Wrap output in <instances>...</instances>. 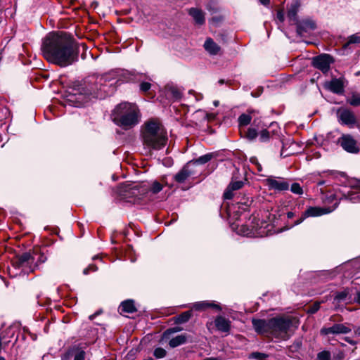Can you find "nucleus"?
<instances>
[{
  "label": "nucleus",
  "mask_w": 360,
  "mask_h": 360,
  "mask_svg": "<svg viewBox=\"0 0 360 360\" xmlns=\"http://www.w3.org/2000/svg\"><path fill=\"white\" fill-rule=\"evenodd\" d=\"M35 259V256H32L30 252H24L13 258L11 263L13 267L16 269H21L22 273L28 274L35 271V267L33 266Z\"/></svg>",
  "instance_id": "obj_6"
},
{
  "label": "nucleus",
  "mask_w": 360,
  "mask_h": 360,
  "mask_svg": "<svg viewBox=\"0 0 360 360\" xmlns=\"http://www.w3.org/2000/svg\"><path fill=\"white\" fill-rule=\"evenodd\" d=\"M100 314H101V311H98L94 313V314L90 315L89 319L90 320H93L96 316L99 315Z\"/></svg>",
  "instance_id": "obj_50"
},
{
  "label": "nucleus",
  "mask_w": 360,
  "mask_h": 360,
  "mask_svg": "<svg viewBox=\"0 0 360 360\" xmlns=\"http://www.w3.org/2000/svg\"><path fill=\"white\" fill-rule=\"evenodd\" d=\"M243 184V181L231 182L224 193V198L226 200L231 199L233 197V191L240 189Z\"/></svg>",
  "instance_id": "obj_22"
},
{
  "label": "nucleus",
  "mask_w": 360,
  "mask_h": 360,
  "mask_svg": "<svg viewBox=\"0 0 360 360\" xmlns=\"http://www.w3.org/2000/svg\"><path fill=\"white\" fill-rule=\"evenodd\" d=\"M267 354L261 352H253L251 354V357L255 359L263 360L267 357Z\"/></svg>",
  "instance_id": "obj_41"
},
{
  "label": "nucleus",
  "mask_w": 360,
  "mask_h": 360,
  "mask_svg": "<svg viewBox=\"0 0 360 360\" xmlns=\"http://www.w3.org/2000/svg\"><path fill=\"white\" fill-rule=\"evenodd\" d=\"M338 116L343 124L353 125L356 123L354 114L347 109H340L338 111Z\"/></svg>",
  "instance_id": "obj_14"
},
{
  "label": "nucleus",
  "mask_w": 360,
  "mask_h": 360,
  "mask_svg": "<svg viewBox=\"0 0 360 360\" xmlns=\"http://www.w3.org/2000/svg\"><path fill=\"white\" fill-rule=\"evenodd\" d=\"M292 325L290 317H275L270 319V333L271 336L285 340L288 338V330Z\"/></svg>",
  "instance_id": "obj_5"
},
{
  "label": "nucleus",
  "mask_w": 360,
  "mask_h": 360,
  "mask_svg": "<svg viewBox=\"0 0 360 360\" xmlns=\"http://www.w3.org/2000/svg\"><path fill=\"white\" fill-rule=\"evenodd\" d=\"M41 51L49 62L66 67L78 59V46L70 34L64 32H51L44 39Z\"/></svg>",
  "instance_id": "obj_1"
},
{
  "label": "nucleus",
  "mask_w": 360,
  "mask_h": 360,
  "mask_svg": "<svg viewBox=\"0 0 360 360\" xmlns=\"http://www.w3.org/2000/svg\"><path fill=\"white\" fill-rule=\"evenodd\" d=\"M138 107L133 103H122L113 112V121L125 130L133 128L139 122Z\"/></svg>",
  "instance_id": "obj_4"
},
{
  "label": "nucleus",
  "mask_w": 360,
  "mask_h": 360,
  "mask_svg": "<svg viewBox=\"0 0 360 360\" xmlns=\"http://www.w3.org/2000/svg\"><path fill=\"white\" fill-rule=\"evenodd\" d=\"M252 326L257 333L269 335L270 333V319L263 320L252 319Z\"/></svg>",
  "instance_id": "obj_13"
},
{
  "label": "nucleus",
  "mask_w": 360,
  "mask_h": 360,
  "mask_svg": "<svg viewBox=\"0 0 360 360\" xmlns=\"http://www.w3.org/2000/svg\"><path fill=\"white\" fill-rule=\"evenodd\" d=\"M85 359V352L82 350H79L75 354L74 360H84Z\"/></svg>",
  "instance_id": "obj_44"
},
{
  "label": "nucleus",
  "mask_w": 360,
  "mask_h": 360,
  "mask_svg": "<svg viewBox=\"0 0 360 360\" xmlns=\"http://www.w3.org/2000/svg\"><path fill=\"white\" fill-rule=\"evenodd\" d=\"M259 1L264 5H266L269 3V0H259Z\"/></svg>",
  "instance_id": "obj_53"
},
{
  "label": "nucleus",
  "mask_w": 360,
  "mask_h": 360,
  "mask_svg": "<svg viewBox=\"0 0 360 360\" xmlns=\"http://www.w3.org/2000/svg\"><path fill=\"white\" fill-rule=\"evenodd\" d=\"M278 18L281 21H283V15H282L281 13H278Z\"/></svg>",
  "instance_id": "obj_55"
},
{
  "label": "nucleus",
  "mask_w": 360,
  "mask_h": 360,
  "mask_svg": "<svg viewBox=\"0 0 360 360\" xmlns=\"http://www.w3.org/2000/svg\"><path fill=\"white\" fill-rule=\"evenodd\" d=\"M120 309L127 313H134L137 311L134 302L131 300L124 301L121 303Z\"/></svg>",
  "instance_id": "obj_25"
},
{
  "label": "nucleus",
  "mask_w": 360,
  "mask_h": 360,
  "mask_svg": "<svg viewBox=\"0 0 360 360\" xmlns=\"http://www.w3.org/2000/svg\"><path fill=\"white\" fill-rule=\"evenodd\" d=\"M213 103L215 107H217L219 105V102L218 101H214Z\"/></svg>",
  "instance_id": "obj_58"
},
{
  "label": "nucleus",
  "mask_w": 360,
  "mask_h": 360,
  "mask_svg": "<svg viewBox=\"0 0 360 360\" xmlns=\"http://www.w3.org/2000/svg\"><path fill=\"white\" fill-rule=\"evenodd\" d=\"M167 352L165 349L162 347H158L154 350L153 355L157 359H161L166 356Z\"/></svg>",
  "instance_id": "obj_36"
},
{
  "label": "nucleus",
  "mask_w": 360,
  "mask_h": 360,
  "mask_svg": "<svg viewBox=\"0 0 360 360\" xmlns=\"http://www.w3.org/2000/svg\"><path fill=\"white\" fill-rule=\"evenodd\" d=\"M358 186L360 187V181L358 184Z\"/></svg>",
  "instance_id": "obj_64"
},
{
  "label": "nucleus",
  "mask_w": 360,
  "mask_h": 360,
  "mask_svg": "<svg viewBox=\"0 0 360 360\" xmlns=\"http://www.w3.org/2000/svg\"><path fill=\"white\" fill-rule=\"evenodd\" d=\"M348 103L353 106L360 105V96L358 94H353L352 97L348 99Z\"/></svg>",
  "instance_id": "obj_35"
},
{
  "label": "nucleus",
  "mask_w": 360,
  "mask_h": 360,
  "mask_svg": "<svg viewBox=\"0 0 360 360\" xmlns=\"http://www.w3.org/2000/svg\"><path fill=\"white\" fill-rule=\"evenodd\" d=\"M141 139L145 150L149 153L163 148L168 140L167 133L161 122L157 118L146 121L141 127Z\"/></svg>",
  "instance_id": "obj_2"
},
{
  "label": "nucleus",
  "mask_w": 360,
  "mask_h": 360,
  "mask_svg": "<svg viewBox=\"0 0 360 360\" xmlns=\"http://www.w3.org/2000/svg\"><path fill=\"white\" fill-rule=\"evenodd\" d=\"M271 137V133L267 129L262 130L259 133V141L261 142H267Z\"/></svg>",
  "instance_id": "obj_34"
},
{
  "label": "nucleus",
  "mask_w": 360,
  "mask_h": 360,
  "mask_svg": "<svg viewBox=\"0 0 360 360\" xmlns=\"http://www.w3.org/2000/svg\"><path fill=\"white\" fill-rule=\"evenodd\" d=\"M290 191L297 195H301L303 193V190L298 183H293L290 186Z\"/></svg>",
  "instance_id": "obj_37"
},
{
  "label": "nucleus",
  "mask_w": 360,
  "mask_h": 360,
  "mask_svg": "<svg viewBox=\"0 0 360 360\" xmlns=\"http://www.w3.org/2000/svg\"><path fill=\"white\" fill-rule=\"evenodd\" d=\"M325 184V181H320L317 183V185L318 186H322Z\"/></svg>",
  "instance_id": "obj_57"
},
{
  "label": "nucleus",
  "mask_w": 360,
  "mask_h": 360,
  "mask_svg": "<svg viewBox=\"0 0 360 360\" xmlns=\"http://www.w3.org/2000/svg\"><path fill=\"white\" fill-rule=\"evenodd\" d=\"M187 337L186 335H179L170 340L169 345L171 347L174 348L186 342Z\"/></svg>",
  "instance_id": "obj_27"
},
{
  "label": "nucleus",
  "mask_w": 360,
  "mask_h": 360,
  "mask_svg": "<svg viewBox=\"0 0 360 360\" xmlns=\"http://www.w3.org/2000/svg\"><path fill=\"white\" fill-rule=\"evenodd\" d=\"M325 87L337 94H341L344 91V84L341 79L335 78L330 82H326Z\"/></svg>",
  "instance_id": "obj_17"
},
{
  "label": "nucleus",
  "mask_w": 360,
  "mask_h": 360,
  "mask_svg": "<svg viewBox=\"0 0 360 360\" xmlns=\"http://www.w3.org/2000/svg\"><path fill=\"white\" fill-rule=\"evenodd\" d=\"M193 308L197 311H204L208 308H212L216 311H221V307L219 304L210 301L195 302L193 305Z\"/></svg>",
  "instance_id": "obj_19"
},
{
  "label": "nucleus",
  "mask_w": 360,
  "mask_h": 360,
  "mask_svg": "<svg viewBox=\"0 0 360 360\" xmlns=\"http://www.w3.org/2000/svg\"><path fill=\"white\" fill-rule=\"evenodd\" d=\"M333 62V58L328 54H323L315 57L313 60V65L315 68L321 70L323 73L327 72L330 69V65Z\"/></svg>",
  "instance_id": "obj_10"
},
{
  "label": "nucleus",
  "mask_w": 360,
  "mask_h": 360,
  "mask_svg": "<svg viewBox=\"0 0 360 360\" xmlns=\"http://www.w3.org/2000/svg\"><path fill=\"white\" fill-rule=\"evenodd\" d=\"M181 330V329L180 328H171V329L167 330L165 333H174V332H178V331H180Z\"/></svg>",
  "instance_id": "obj_47"
},
{
  "label": "nucleus",
  "mask_w": 360,
  "mask_h": 360,
  "mask_svg": "<svg viewBox=\"0 0 360 360\" xmlns=\"http://www.w3.org/2000/svg\"><path fill=\"white\" fill-rule=\"evenodd\" d=\"M349 292L347 290H345L341 292H338L336 293L335 300H337L338 302H342L346 300L347 296H348Z\"/></svg>",
  "instance_id": "obj_32"
},
{
  "label": "nucleus",
  "mask_w": 360,
  "mask_h": 360,
  "mask_svg": "<svg viewBox=\"0 0 360 360\" xmlns=\"http://www.w3.org/2000/svg\"><path fill=\"white\" fill-rule=\"evenodd\" d=\"M203 46L210 55L216 56L221 53V47L210 37L206 39Z\"/></svg>",
  "instance_id": "obj_20"
},
{
  "label": "nucleus",
  "mask_w": 360,
  "mask_h": 360,
  "mask_svg": "<svg viewBox=\"0 0 360 360\" xmlns=\"http://www.w3.org/2000/svg\"><path fill=\"white\" fill-rule=\"evenodd\" d=\"M345 340H346L348 343H349V344H351V345H355V344H356V342H355V341H354V340H351V339H350L349 338H348V337L345 338Z\"/></svg>",
  "instance_id": "obj_51"
},
{
  "label": "nucleus",
  "mask_w": 360,
  "mask_h": 360,
  "mask_svg": "<svg viewBox=\"0 0 360 360\" xmlns=\"http://www.w3.org/2000/svg\"><path fill=\"white\" fill-rule=\"evenodd\" d=\"M205 360H214V359H212V358H207V359H205Z\"/></svg>",
  "instance_id": "obj_63"
},
{
  "label": "nucleus",
  "mask_w": 360,
  "mask_h": 360,
  "mask_svg": "<svg viewBox=\"0 0 360 360\" xmlns=\"http://www.w3.org/2000/svg\"><path fill=\"white\" fill-rule=\"evenodd\" d=\"M351 328L347 326L345 324L336 323L328 328H323L321 330L322 335H330V334H347L351 332Z\"/></svg>",
  "instance_id": "obj_12"
},
{
  "label": "nucleus",
  "mask_w": 360,
  "mask_h": 360,
  "mask_svg": "<svg viewBox=\"0 0 360 360\" xmlns=\"http://www.w3.org/2000/svg\"><path fill=\"white\" fill-rule=\"evenodd\" d=\"M96 269H97L96 266L94 264H91V265H89V267L84 269L83 273H84V274L86 275L89 274V271L90 270L95 271H96Z\"/></svg>",
  "instance_id": "obj_46"
},
{
  "label": "nucleus",
  "mask_w": 360,
  "mask_h": 360,
  "mask_svg": "<svg viewBox=\"0 0 360 360\" xmlns=\"http://www.w3.org/2000/svg\"><path fill=\"white\" fill-rule=\"evenodd\" d=\"M295 24L297 25V32L300 35L316 29L315 22L310 19H305L302 21L297 20V22Z\"/></svg>",
  "instance_id": "obj_15"
},
{
  "label": "nucleus",
  "mask_w": 360,
  "mask_h": 360,
  "mask_svg": "<svg viewBox=\"0 0 360 360\" xmlns=\"http://www.w3.org/2000/svg\"><path fill=\"white\" fill-rule=\"evenodd\" d=\"M106 82V78L103 76L91 77L82 82L75 84L72 88V95L78 96V98H75L79 106L87 102L90 96L96 98H102L103 95L100 93L103 90L102 87Z\"/></svg>",
  "instance_id": "obj_3"
},
{
  "label": "nucleus",
  "mask_w": 360,
  "mask_h": 360,
  "mask_svg": "<svg viewBox=\"0 0 360 360\" xmlns=\"http://www.w3.org/2000/svg\"><path fill=\"white\" fill-rule=\"evenodd\" d=\"M162 189V185L158 181H154L151 186L150 191L153 193H158Z\"/></svg>",
  "instance_id": "obj_38"
},
{
  "label": "nucleus",
  "mask_w": 360,
  "mask_h": 360,
  "mask_svg": "<svg viewBox=\"0 0 360 360\" xmlns=\"http://www.w3.org/2000/svg\"><path fill=\"white\" fill-rule=\"evenodd\" d=\"M253 229H257V227H255V226H251V230H249V229H247V231H243V233L246 234V235H249V234L252 233V231Z\"/></svg>",
  "instance_id": "obj_49"
},
{
  "label": "nucleus",
  "mask_w": 360,
  "mask_h": 360,
  "mask_svg": "<svg viewBox=\"0 0 360 360\" xmlns=\"http://www.w3.org/2000/svg\"><path fill=\"white\" fill-rule=\"evenodd\" d=\"M299 8L300 3L297 1H295L291 4L290 8H288V18L289 20L292 23L297 22L298 19L297 13L298 12Z\"/></svg>",
  "instance_id": "obj_24"
},
{
  "label": "nucleus",
  "mask_w": 360,
  "mask_h": 360,
  "mask_svg": "<svg viewBox=\"0 0 360 360\" xmlns=\"http://www.w3.org/2000/svg\"><path fill=\"white\" fill-rule=\"evenodd\" d=\"M151 87V84L149 82H143L140 84V89L142 92H147Z\"/></svg>",
  "instance_id": "obj_43"
},
{
  "label": "nucleus",
  "mask_w": 360,
  "mask_h": 360,
  "mask_svg": "<svg viewBox=\"0 0 360 360\" xmlns=\"http://www.w3.org/2000/svg\"><path fill=\"white\" fill-rule=\"evenodd\" d=\"M219 82L220 84H223V83H224V80H223V79H220Z\"/></svg>",
  "instance_id": "obj_61"
},
{
  "label": "nucleus",
  "mask_w": 360,
  "mask_h": 360,
  "mask_svg": "<svg viewBox=\"0 0 360 360\" xmlns=\"http://www.w3.org/2000/svg\"><path fill=\"white\" fill-rule=\"evenodd\" d=\"M294 215H295V214H294L292 212H288L287 213V217H288V218H289V219L292 218V217H294Z\"/></svg>",
  "instance_id": "obj_52"
},
{
  "label": "nucleus",
  "mask_w": 360,
  "mask_h": 360,
  "mask_svg": "<svg viewBox=\"0 0 360 360\" xmlns=\"http://www.w3.org/2000/svg\"><path fill=\"white\" fill-rule=\"evenodd\" d=\"M0 360H6L4 357L0 356Z\"/></svg>",
  "instance_id": "obj_62"
},
{
  "label": "nucleus",
  "mask_w": 360,
  "mask_h": 360,
  "mask_svg": "<svg viewBox=\"0 0 360 360\" xmlns=\"http://www.w3.org/2000/svg\"><path fill=\"white\" fill-rule=\"evenodd\" d=\"M338 143L345 150L349 153H356L359 152L356 140L349 134H343L339 138Z\"/></svg>",
  "instance_id": "obj_9"
},
{
  "label": "nucleus",
  "mask_w": 360,
  "mask_h": 360,
  "mask_svg": "<svg viewBox=\"0 0 360 360\" xmlns=\"http://www.w3.org/2000/svg\"><path fill=\"white\" fill-rule=\"evenodd\" d=\"M169 91L172 96V97L176 100H179L182 96V92L181 89L177 87H171Z\"/></svg>",
  "instance_id": "obj_33"
},
{
  "label": "nucleus",
  "mask_w": 360,
  "mask_h": 360,
  "mask_svg": "<svg viewBox=\"0 0 360 360\" xmlns=\"http://www.w3.org/2000/svg\"><path fill=\"white\" fill-rule=\"evenodd\" d=\"M257 135V129L252 127H249L245 132V137L250 141L255 139Z\"/></svg>",
  "instance_id": "obj_30"
},
{
  "label": "nucleus",
  "mask_w": 360,
  "mask_h": 360,
  "mask_svg": "<svg viewBox=\"0 0 360 360\" xmlns=\"http://www.w3.org/2000/svg\"><path fill=\"white\" fill-rule=\"evenodd\" d=\"M355 333L360 336V327L357 328L355 330Z\"/></svg>",
  "instance_id": "obj_56"
},
{
  "label": "nucleus",
  "mask_w": 360,
  "mask_h": 360,
  "mask_svg": "<svg viewBox=\"0 0 360 360\" xmlns=\"http://www.w3.org/2000/svg\"><path fill=\"white\" fill-rule=\"evenodd\" d=\"M191 316H192L191 311H184L176 317L175 323H176L178 324L184 323L188 321V320L191 318Z\"/></svg>",
  "instance_id": "obj_28"
},
{
  "label": "nucleus",
  "mask_w": 360,
  "mask_h": 360,
  "mask_svg": "<svg viewBox=\"0 0 360 360\" xmlns=\"http://www.w3.org/2000/svg\"><path fill=\"white\" fill-rule=\"evenodd\" d=\"M265 182L271 190L284 191H288L290 188L288 180L283 177L270 176L265 179Z\"/></svg>",
  "instance_id": "obj_7"
},
{
  "label": "nucleus",
  "mask_w": 360,
  "mask_h": 360,
  "mask_svg": "<svg viewBox=\"0 0 360 360\" xmlns=\"http://www.w3.org/2000/svg\"><path fill=\"white\" fill-rule=\"evenodd\" d=\"M357 301L360 303V292L358 294Z\"/></svg>",
  "instance_id": "obj_59"
},
{
  "label": "nucleus",
  "mask_w": 360,
  "mask_h": 360,
  "mask_svg": "<svg viewBox=\"0 0 360 360\" xmlns=\"http://www.w3.org/2000/svg\"><path fill=\"white\" fill-rule=\"evenodd\" d=\"M326 209L319 207H309L302 214V217L295 222V225L301 224L306 218L319 217L328 213Z\"/></svg>",
  "instance_id": "obj_11"
},
{
  "label": "nucleus",
  "mask_w": 360,
  "mask_h": 360,
  "mask_svg": "<svg viewBox=\"0 0 360 360\" xmlns=\"http://www.w3.org/2000/svg\"><path fill=\"white\" fill-rule=\"evenodd\" d=\"M191 162H188L183 168L174 176V180L178 183H184L188 177L194 174L191 168Z\"/></svg>",
  "instance_id": "obj_16"
},
{
  "label": "nucleus",
  "mask_w": 360,
  "mask_h": 360,
  "mask_svg": "<svg viewBox=\"0 0 360 360\" xmlns=\"http://www.w3.org/2000/svg\"><path fill=\"white\" fill-rule=\"evenodd\" d=\"M212 153H207L204 155L199 157L198 158L191 162L193 164L204 165L208 162L212 158Z\"/></svg>",
  "instance_id": "obj_29"
},
{
  "label": "nucleus",
  "mask_w": 360,
  "mask_h": 360,
  "mask_svg": "<svg viewBox=\"0 0 360 360\" xmlns=\"http://www.w3.org/2000/svg\"><path fill=\"white\" fill-rule=\"evenodd\" d=\"M231 321L224 316H217L214 319V326L220 332L229 333L231 329Z\"/></svg>",
  "instance_id": "obj_18"
},
{
  "label": "nucleus",
  "mask_w": 360,
  "mask_h": 360,
  "mask_svg": "<svg viewBox=\"0 0 360 360\" xmlns=\"http://www.w3.org/2000/svg\"><path fill=\"white\" fill-rule=\"evenodd\" d=\"M258 114L259 112L257 110H248L246 113L240 115L238 120L240 128L248 125L252 120V125L259 128L260 120Z\"/></svg>",
  "instance_id": "obj_8"
},
{
  "label": "nucleus",
  "mask_w": 360,
  "mask_h": 360,
  "mask_svg": "<svg viewBox=\"0 0 360 360\" xmlns=\"http://www.w3.org/2000/svg\"><path fill=\"white\" fill-rule=\"evenodd\" d=\"M32 256H35V261L33 264V266L35 267V270L39 267V266L43 263H44L47 257L46 256L41 252L39 250H34L32 253H31Z\"/></svg>",
  "instance_id": "obj_26"
},
{
  "label": "nucleus",
  "mask_w": 360,
  "mask_h": 360,
  "mask_svg": "<svg viewBox=\"0 0 360 360\" xmlns=\"http://www.w3.org/2000/svg\"><path fill=\"white\" fill-rule=\"evenodd\" d=\"M320 302H315L311 306H310L307 310L309 314H314L319 311L320 309Z\"/></svg>",
  "instance_id": "obj_40"
},
{
  "label": "nucleus",
  "mask_w": 360,
  "mask_h": 360,
  "mask_svg": "<svg viewBox=\"0 0 360 360\" xmlns=\"http://www.w3.org/2000/svg\"><path fill=\"white\" fill-rule=\"evenodd\" d=\"M223 20H224V18L222 15H217V16L212 17L210 19V22L213 25H217L219 23H221L223 21Z\"/></svg>",
  "instance_id": "obj_42"
},
{
  "label": "nucleus",
  "mask_w": 360,
  "mask_h": 360,
  "mask_svg": "<svg viewBox=\"0 0 360 360\" xmlns=\"http://www.w3.org/2000/svg\"><path fill=\"white\" fill-rule=\"evenodd\" d=\"M318 360H330V354L328 351H323L318 354Z\"/></svg>",
  "instance_id": "obj_39"
},
{
  "label": "nucleus",
  "mask_w": 360,
  "mask_h": 360,
  "mask_svg": "<svg viewBox=\"0 0 360 360\" xmlns=\"http://www.w3.org/2000/svg\"><path fill=\"white\" fill-rule=\"evenodd\" d=\"M188 14L193 18L195 24L202 25L205 22V13L199 8H191Z\"/></svg>",
  "instance_id": "obj_23"
},
{
  "label": "nucleus",
  "mask_w": 360,
  "mask_h": 360,
  "mask_svg": "<svg viewBox=\"0 0 360 360\" xmlns=\"http://www.w3.org/2000/svg\"><path fill=\"white\" fill-rule=\"evenodd\" d=\"M348 43L349 44H355L360 43V36L354 34L349 37Z\"/></svg>",
  "instance_id": "obj_45"
},
{
  "label": "nucleus",
  "mask_w": 360,
  "mask_h": 360,
  "mask_svg": "<svg viewBox=\"0 0 360 360\" xmlns=\"http://www.w3.org/2000/svg\"><path fill=\"white\" fill-rule=\"evenodd\" d=\"M211 325H212V323H207V328H208L209 330H210V326H211Z\"/></svg>",
  "instance_id": "obj_60"
},
{
  "label": "nucleus",
  "mask_w": 360,
  "mask_h": 360,
  "mask_svg": "<svg viewBox=\"0 0 360 360\" xmlns=\"http://www.w3.org/2000/svg\"><path fill=\"white\" fill-rule=\"evenodd\" d=\"M256 167H257V169L258 172H261L262 171V165L259 163Z\"/></svg>",
  "instance_id": "obj_54"
},
{
  "label": "nucleus",
  "mask_w": 360,
  "mask_h": 360,
  "mask_svg": "<svg viewBox=\"0 0 360 360\" xmlns=\"http://www.w3.org/2000/svg\"><path fill=\"white\" fill-rule=\"evenodd\" d=\"M121 192L124 193L122 195L127 197L137 196L141 194L140 188L136 184H125L122 186Z\"/></svg>",
  "instance_id": "obj_21"
},
{
  "label": "nucleus",
  "mask_w": 360,
  "mask_h": 360,
  "mask_svg": "<svg viewBox=\"0 0 360 360\" xmlns=\"http://www.w3.org/2000/svg\"><path fill=\"white\" fill-rule=\"evenodd\" d=\"M250 161L252 164L255 165V166H257L259 163L257 158L255 157H252L250 159Z\"/></svg>",
  "instance_id": "obj_48"
},
{
  "label": "nucleus",
  "mask_w": 360,
  "mask_h": 360,
  "mask_svg": "<svg viewBox=\"0 0 360 360\" xmlns=\"http://www.w3.org/2000/svg\"><path fill=\"white\" fill-rule=\"evenodd\" d=\"M206 8L212 15L217 13L220 11L219 6L214 1L209 2L206 6Z\"/></svg>",
  "instance_id": "obj_31"
}]
</instances>
